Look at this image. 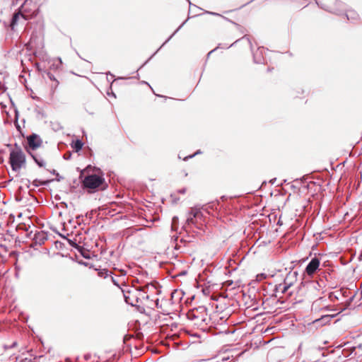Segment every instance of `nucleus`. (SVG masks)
Masks as SVG:
<instances>
[{
	"label": "nucleus",
	"instance_id": "obj_1",
	"mask_svg": "<svg viewBox=\"0 0 362 362\" xmlns=\"http://www.w3.org/2000/svg\"><path fill=\"white\" fill-rule=\"evenodd\" d=\"M178 229L179 218L177 216H174L172 219L171 230L172 232H175V234L171 235L172 249L168 247V254L171 255L172 257L180 262L179 257L181 252L180 251V245L177 243V239L179 238V235L181 234V231L178 232Z\"/></svg>",
	"mask_w": 362,
	"mask_h": 362
},
{
	"label": "nucleus",
	"instance_id": "obj_2",
	"mask_svg": "<svg viewBox=\"0 0 362 362\" xmlns=\"http://www.w3.org/2000/svg\"><path fill=\"white\" fill-rule=\"evenodd\" d=\"M9 163L15 172H18L25 165V155L17 145L10 152Z\"/></svg>",
	"mask_w": 362,
	"mask_h": 362
},
{
	"label": "nucleus",
	"instance_id": "obj_3",
	"mask_svg": "<svg viewBox=\"0 0 362 362\" xmlns=\"http://www.w3.org/2000/svg\"><path fill=\"white\" fill-rule=\"evenodd\" d=\"M104 181V179L96 175H90L86 176L83 180V185L86 188L96 189L100 186Z\"/></svg>",
	"mask_w": 362,
	"mask_h": 362
},
{
	"label": "nucleus",
	"instance_id": "obj_4",
	"mask_svg": "<svg viewBox=\"0 0 362 362\" xmlns=\"http://www.w3.org/2000/svg\"><path fill=\"white\" fill-rule=\"evenodd\" d=\"M33 7L35 8V6L33 4L32 0H25L19 8V12L21 14V17L25 20H27L29 17L32 16L33 13H31V10Z\"/></svg>",
	"mask_w": 362,
	"mask_h": 362
},
{
	"label": "nucleus",
	"instance_id": "obj_5",
	"mask_svg": "<svg viewBox=\"0 0 362 362\" xmlns=\"http://www.w3.org/2000/svg\"><path fill=\"white\" fill-rule=\"evenodd\" d=\"M320 259L317 257H314L311 259V260L309 262L308 265L306 266L305 269V272L308 276H313L317 270H318L320 267Z\"/></svg>",
	"mask_w": 362,
	"mask_h": 362
},
{
	"label": "nucleus",
	"instance_id": "obj_6",
	"mask_svg": "<svg viewBox=\"0 0 362 362\" xmlns=\"http://www.w3.org/2000/svg\"><path fill=\"white\" fill-rule=\"evenodd\" d=\"M202 216V214L200 211L199 209L192 208L187 216L185 224L187 226L194 224V219L201 218Z\"/></svg>",
	"mask_w": 362,
	"mask_h": 362
},
{
	"label": "nucleus",
	"instance_id": "obj_7",
	"mask_svg": "<svg viewBox=\"0 0 362 362\" xmlns=\"http://www.w3.org/2000/svg\"><path fill=\"white\" fill-rule=\"evenodd\" d=\"M342 310H343V309L339 310L337 314L323 315L321 316V317L315 320L313 322V325L317 327L324 326V325H327L328 322H329L331 319L334 318L337 314L342 312Z\"/></svg>",
	"mask_w": 362,
	"mask_h": 362
},
{
	"label": "nucleus",
	"instance_id": "obj_8",
	"mask_svg": "<svg viewBox=\"0 0 362 362\" xmlns=\"http://www.w3.org/2000/svg\"><path fill=\"white\" fill-rule=\"evenodd\" d=\"M122 293L124 294V300H125V302L132 306H134L136 305V303L138 302L137 300V296L135 295V293H141V291H126L124 290H122Z\"/></svg>",
	"mask_w": 362,
	"mask_h": 362
},
{
	"label": "nucleus",
	"instance_id": "obj_9",
	"mask_svg": "<svg viewBox=\"0 0 362 362\" xmlns=\"http://www.w3.org/2000/svg\"><path fill=\"white\" fill-rule=\"evenodd\" d=\"M27 140L29 145V148H31L32 150L37 149L41 146L42 143L41 138L35 134H33L32 135L28 136Z\"/></svg>",
	"mask_w": 362,
	"mask_h": 362
},
{
	"label": "nucleus",
	"instance_id": "obj_10",
	"mask_svg": "<svg viewBox=\"0 0 362 362\" xmlns=\"http://www.w3.org/2000/svg\"><path fill=\"white\" fill-rule=\"evenodd\" d=\"M263 50L264 47H258L257 49L253 52V62L255 64L264 63Z\"/></svg>",
	"mask_w": 362,
	"mask_h": 362
},
{
	"label": "nucleus",
	"instance_id": "obj_11",
	"mask_svg": "<svg viewBox=\"0 0 362 362\" xmlns=\"http://www.w3.org/2000/svg\"><path fill=\"white\" fill-rule=\"evenodd\" d=\"M345 16L348 21L354 23L359 19V15L354 10H346Z\"/></svg>",
	"mask_w": 362,
	"mask_h": 362
},
{
	"label": "nucleus",
	"instance_id": "obj_12",
	"mask_svg": "<svg viewBox=\"0 0 362 362\" xmlns=\"http://www.w3.org/2000/svg\"><path fill=\"white\" fill-rule=\"evenodd\" d=\"M28 151L39 167L42 168L45 166V162L44 159L42 158V156H40L37 153L30 152L28 150Z\"/></svg>",
	"mask_w": 362,
	"mask_h": 362
},
{
	"label": "nucleus",
	"instance_id": "obj_13",
	"mask_svg": "<svg viewBox=\"0 0 362 362\" xmlns=\"http://www.w3.org/2000/svg\"><path fill=\"white\" fill-rule=\"evenodd\" d=\"M298 272H290L284 279V282L286 283H291V286L293 284L294 281H296L297 276H298Z\"/></svg>",
	"mask_w": 362,
	"mask_h": 362
},
{
	"label": "nucleus",
	"instance_id": "obj_14",
	"mask_svg": "<svg viewBox=\"0 0 362 362\" xmlns=\"http://www.w3.org/2000/svg\"><path fill=\"white\" fill-rule=\"evenodd\" d=\"M291 287V283H282L275 286V291L276 293H285Z\"/></svg>",
	"mask_w": 362,
	"mask_h": 362
},
{
	"label": "nucleus",
	"instance_id": "obj_15",
	"mask_svg": "<svg viewBox=\"0 0 362 362\" xmlns=\"http://www.w3.org/2000/svg\"><path fill=\"white\" fill-rule=\"evenodd\" d=\"M316 3L318 4V6H320L322 8L326 10V11H328L331 13H334L337 15H341V12L338 10V9H334V8H332V7H330L329 6H327L326 4H320V3L316 1Z\"/></svg>",
	"mask_w": 362,
	"mask_h": 362
},
{
	"label": "nucleus",
	"instance_id": "obj_16",
	"mask_svg": "<svg viewBox=\"0 0 362 362\" xmlns=\"http://www.w3.org/2000/svg\"><path fill=\"white\" fill-rule=\"evenodd\" d=\"M20 17H21V14L19 11L13 14L11 23V27L12 30H14L15 26L18 24V21Z\"/></svg>",
	"mask_w": 362,
	"mask_h": 362
},
{
	"label": "nucleus",
	"instance_id": "obj_17",
	"mask_svg": "<svg viewBox=\"0 0 362 362\" xmlns=\"http://www.w3.org/2000/svg\"><path fill=\"white\" fill-rule=\"evenodd\" d=\"M206 13H209V14L213 15V16H221V17H222L224 20H226V21H228V22H230V23H233V25H235L237 27V28H238V30H240V28H241V26H240L239 24L236 23L235 22H234V21H231V20H230V19H228V18H226V17H225V16H221V14H219V13H218L211 12V11H207Z\"/></svg>",
	"mask_w": 362,
	"mask_h": 362
},
{
	"label": "nucleus",
	"instance_id": "obj_18",
	"mask_svg": "<svg viewBox=\"0 0 362 362\" xmlns=\"http://www.w3.org/2000/svg\"><path fill=\"white\" fill-rule=\"evenodd\" d=\"M83 144L80 140H76L74 144L72 147L75 149V151L77 152L80 151L83 147Z\"/></svg>",
	"mask_w": 362,
	"mask_h": 362
},
{
	"label": "nucleus",
	"instance_id": "obj_19",
	"mask_svg": "<svg viewBox=\"0 0 362 362\" xmlns=\"http://www.w3.org/2000/svg\"><path fill=\"white\" fill-rule=\"evenodd\" d=\"M197 316L194 315V311L189 310L186 314V319L189 321H192L196 319Z\"/></svg>",
	"mask_w": 362,
	"mask_h": 362
},
{
	"label": "nucleus",
	"instance_id": "obj_20",
	"mask_svg": "<svg viewBox=\"0 0 362 362\" xmlns=\"http://www.w3.org/2000/svg\"><path fill=\"white\" fill-rule=\"evenodd\" d=\"M110 274H111V273H110V272H109V271H108V270H107V269H103V270H101V271H100V272H98V275H99L100 277H103V278H105H105H107V276H111V275H110Z\"/></svg>",
	"mask_w": 362,
	"mask_h": 362
},
{
	"label": "nucleus",
	"instance_id": "obj_21",
	"mask_svg": "<svg viewBox=\"0 0 362 362\" xmlns=\"http://www.w3.org/2000/svg\"><path fill=\"white\" fill-rule=\"evenodd\" d=\"M329 299L334 302V300L338 299V296L337 295L336 292H331L329 294Z\"/></svg>",
	"mask_w": 362,
	"mask_h": 362
},
{
	"label": "nucleus",
	"instance_id": "obj_22",
	"mask_svg": "<svg viewBox=\"0 0 362 362\" xmlns=\"http://www.w3.org/2000/svg\"><path fill=\"white\" fill-rule=\"evenodd\" d=\"M202 152L200 150H198L194 154L192 155H190V156H185V158H182V160H188L189 158H193L194 156H195L197 154H200Z\"/></svg>",
	"mask_w": 362,
	"mask_h": 362
},
{
	"label": "nucleus",
	"instance_id": "obj_23",
	"mask_svg": "<svg viewBox=\"0 0 362 362\" xmlns=\"http://www.w3.org/2000/svg\"><path fill=\"white\" fill-rule=\"evenodd\" d=\"M33 184H34V185H35V186L38 187V186H40V185H45V184H46V182H40V180H35L33 181Z\"/></svg>",
	"mask_w": 362,
	"mask_h": 362
},
{
	"label": "nucleus",
	"instance_id": "obj_24",
	"mask_svg": "<svg viewBox=\"0 0 362 362\" xmlns=\"http://www.w3.org/2000/svg\"><path fill=\"white\" fill-rule=\"evenodd\" d=\"M16 346H17V342L14 341L11 346L5 345L4 346V349L6 350L8 349L16 347Z\"/></svg>",
	"mask_w": 362,
	"mask_h": 362
},
{
	"label": "nucleus",
	"instance_id": "obj_25",
	"mask_svg": "<svg viewBox=\"0 0 362 362\" xmlns=\"http://www.w3.org/2000/svg\"><path fill=\"white\" fill-rule=\"evenodd\" d=\"M296 362H319V361H318V360H317V359H314V358H313V360H311V359H310V360H309V361H305V360H304V359H300V358H299Z\"/></svg>",
	"mask_w": 362,
	"mask_h": 362
},
{
	"label": "nucleus",
	"instance_id": "obj_26",
	"mask_svg": "<svg viewBox=\"0 0 362 362\" xmlns=\"http://www.w3.org/2000/svg\"><path fill=\"white\" fill-rule=\"evenodd\" d=\"M310 354H313L315 353L320 354V350L316 349H311L309 350Z\"/></svg>",
	"mask_w": 362,
	"mask_h": 362
},
{
	"label": "nucleus",
	"instance_id": "obj_27",
	"mask_svg": "<svg viewBox=\"0 0 362 362\" xmlns=\"http://www.w3.org/2000/svg\"><path fill=\"white\" fill-rule=\"evenodd\" d=\"M219 47H220V45H219L216 48H215V49H214L211 50V51L208 53V54H207V55H208V57H209V56L212 52H214L215 50H216V49H217L218 48H219Z\"/></svg>",
	"mask_w": 362,
	"mask_h": 362
},
{
	"label": "nucleus",
	"instance_id": "obj_28",
	"mask_svg": "<svg viewBox=\"0 0 362 362\" xmlns=\"http://www.w3.org/2000/svg\"><path fill=\"white\" fill-rule=\"evenodd\" d=\"M112 278V281L113 282V284L117 286H119L118 283L116 281V280H115V279L113 277H111Z\"/></svg>",
	"mask_w": 362,
	"mask_h": 362
},
{
	"label": "nucleus",
	"instance_id": "obj_29",
	"mask_svg": "<svg viewBox=\"0 0 362 362\" xmlns=\"http://www.w3.org/2000/svg\"><path fill=\"white\" fill-rule=\"evenodd\" d=\"M187 1L189 3V14H190L192 13V4L189 0H187Z\"/></svg>",
	"mask_w": 362,
	"mask_h": 362
},
{
	"label": "nucleus",
	"instance_id": "obj_30",
	"mask_svg": "<svg viewBox=\"0 0 362 362\" xmlns=\"http://www.w3.org/2000/svg\"><path fill=\"white\" fill-rule=\"evenodd\" d=\"M322 310H332L328 306H325L323 308H322Z\"/></svg>",
	"mask_w": 362,
	"mask_h": 362
},
{
	"label": "nucleus",
	"instance_id": "obj_31",
	"mask_svg": "<svg viewBox=\"0 0 362 362\" xmlns=\"http://www.w3.org/2000/svg\"><path fill=\"white\" fill-rule=\"evenodd\" d=\"M247 40H248V42H249L250 46V49L252 50V42H251V41L250 40V39H249V38H247Z\"/></svg>",
	"mask_w": 362,
	"mask_h": 362
},
{
	"label": "nucleus",
	"instance_id": "obj_32",
	"mask_svg": "<svg viewBox=\"0 0 362 362\" xmlns=\"http://www.w3.org/2000/svg\"><path fill=\"white\" fill-rule=\"evenodd\" d=\"M173 338H174V336H173ZM172 340H173V341H174V339H173ZM173 344H174L175 345H176V347H177V346H178V345H179V343H177V342H175V341H173Z\"/></svg>",
	"mask_w": 362,
	"mask_h": 362
},
{
	"label": "nucleus",
	"instance_id": "obj_33",
	"mask_svg": "<svg viewBox=\"0 0 362 362\" xmlns=\"http://www.w3.org/2000/svg\"><path fill=\"white\" fill-rule=\"evenodd\" d=\"M336 3H337L339 4V6H343V4L341 2H338L337 0H334Z\"/></svg>",
	"mask_w": 362,
	"mask_h": 362
},
{
	"label": "nucleus",
	"instance_id": "obj_34",
	"mask_svg": "<svg viewBox=\"0 0 362 362\" xmlns=\"http://www.w3.org/2000/svg\"><path fill=\"white\" fill-rule=\"evenodd\" d=\"M320 300H323V298H322V297H321V298H318V299H317V300L314 303V304H315V303H317L318 301H320Z\"/></svg>",
	"mask_w": 362,
	"mask_h": 362
},
{
	"label": "nucleus",
	"instance_id": "obj_35",
	"mask_svg": "<svg viewBox=\"0 0 362 362\" xmlns=\"http://www.w3.org/2000/svg\"><path fill=\"white\" fill-rule=\"evenodd\" d=\"M189 342H187V343L184 344V342L182 341V346H184L185 345H187V346H189Z\"/></svg>",
	"mask_w": 362,
	"mask_h": 362
},
{
	"label": "nucleus",
	"instance_id": "obj_36",
	"mask_svg": "<svg viewBox=\"0 0 362 362\" xmlns=\"http://www.w3.org/2000/svg\"><path fill=\"white\" fill-rule=\"evenodd\" d=\"M182 332H185L186 333V334H187V335H189V332H188L187 331H185V330L184 329V328H182Z\"/></svg>",
	"mask_w": 362,
	"mask_h": 362
},
{
	"label": "nucleus",
	"instance_id": "obj_37",
	"mask_svg": "<svg viewBox=\"0 0 362 362\" xmlns=\"http://www.w3.org/2000/svg\"><path fill=\"white\" fill-rule=\"evenodd\" d=\"M187 274L186 271L182 270V276L185 275Z\"/></svg>",
	"mask_w": 362,
	"mask_h": 362
},
{
	"label": "nucleus",
	"instance_id": "obj_38",
	"mask_svg": "<svg viewBox=\"0 0 362 362\" xmlns=\"http://www.w3.org/2000/svg\"><path fill=\"white\" fill-rule=\"evenodd\" d=\"M252 1H253V0H250V2H248V3H247V4H244V5H243L240 8H242V7H243L244 6H245V5L248 4H250V2H252Z\"/></svg>",
	"mask_w": 362,
	"mask_h": 362
},
{
	"label": "nucleus",
	"instance_id": "obj_39",
	"mask_svg": "<svg viewBox=\"0 0 362 362\" xmlns=\"http://www.w3.org/2000/svg\"><path fill=\"white\" fill-rule=\"evenodd\" d=\"M193 7H194V8H195V9H201L200 8H199V7L196 6L195 5H193Z\"/></svg>",
	"mask_w": 362,
	"mask_h": 362
},
{
	"label": "nucleus",
	"instance_id": "obj_40",
	"mask_svg": "<svg viewBox=\"0 0 362 362\" xmlns=\"http://www.w3.org/2000/svg\"><path fill=\"white\" fill-rule=\"evenodd\" d=\"M238 41V40H236L234 43L230 44V45H229V46L228 47H228H230L231 46H233V45L235 42H237Z\"/></svg>",
	"mask_w": 362,
	"mask_h": 362
},
{
	"label": "nucleus",
	"instance_id": "obj_41",
	"mask_svg": "<svg viewBox=\"0 0 362 362\" xmlns=\"http://www.w3.org/2000/svg\"><path fill=\"white\" fill-rule=\"evenodd\" d=\"M185 190L184 189H182V194H185Z\"/></svg>",
	"mask_w": 362,
	"mask_h": 362
},
{
	"label": "nucleus",
	"instance_id": "obj_42",
	"mask_svg": "<svg viewBox=\"0 0 362 362\" xmlns=\"http://www.w3.org/2000/svg\"><path fill=\"white\" fill-rule=\"evenodd\" d=\"M56 173V170H54L53 172H52V174H55Z\"/></svg>",
	"mask_w": 362,
	"mask_h": 362
},
{
	"label": "nucleus",
	"instance_id": "obj_43",
	"mask_svg": "<svg viewBox=\"0 0 362 362\" xmlns=\"http://www.w3.org/2000/svg\"><path fill=\"white\" fill-rule=\"evenodd\" d=\"M182 297H183V296H184V295H185V292H184L183 291H182Z\"/></svg>",
	"mask_w": 362,
	"mask_h": 362
},
{
	"label": "nucleus",
	"instance_id": "obj_44",
	"mask_svg": "<svg viewBox=\"0 0 362 362\" xmlns=\"http://www.w3.org/2000/svg\"><path fill=\"white\" fill-rule=\"evenodd\" d=\"M175 293H177V290H176V291H175V292H174V293H173V296Z\"/></svg>",
	"mask_w": 362,
	"mask_h": 362
},
{
	"label": "nucleus",
	"instance_id": "obj_45",
	"mask_svg": "<svg viewBox=\"0 0 362 362\" xmlns=\"http://www.w3.org/2000/svg\"><path fill=\"white\" fill-rule=\"evenodd\" d=\"M30 40H31V42L30 43L31 44L32 43V40H33V37H30Z\"/></svg>",
	"mask_w": 362,
	"mask_h": 362
},
{
	"label": "nucleus",
	"instance_id": "obj_46",
	"mask_svg": "<svg viewBox=\"0 0 362 362\" xmlns=\"http://www.w3.org/2000/svg\"><path fill=\"white\" fill-rule=\"evenodd\" d=\"M185 23V21L182 22V25L183 26Z\"/></svg>",
	"mask_w": 362,
	"mask_h": 362
}]
</instances>
